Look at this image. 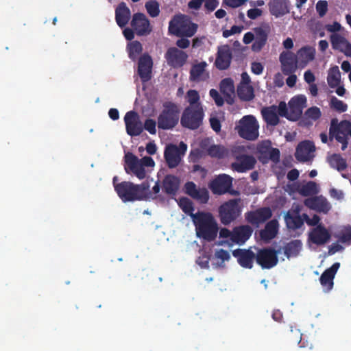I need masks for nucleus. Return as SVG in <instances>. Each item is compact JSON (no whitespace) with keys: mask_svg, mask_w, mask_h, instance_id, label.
Segmentation results:
<instances>
[{"mask_svg":"<svg viewBox=\"0 0 351 351\" xmlns=\"http://www.w3.org/2000/svg\"><path fill=\"white\" fill-rule=\"evenodd\" d=\"M196 236L208 242L215 240L219 226L213 215L210 212L197 211L192 216Z\"/></svg>","mask_w":351,"mask_h":351,"instance_id":"nucleus-1","label":"nucleus"},{"mask_svg":"<svg viewBox=\"0 0 351 351\" xmlns=\"http://www.w3.org/2000/svg\"><path fill=\"white\" fill-rule=\"evenodd\" d=\"M148 189L149 184L147 181L139 184L123 181L115 186V191L123 202L141 201L152 197V194Z\"/></svg>","mask_w":351,"mask_h":351,"instance_id":"nucleus-2","label":"nucleus"},{"mask_svg":"<svg viewBox=\"0 0 351 351\" xmlns=\"http://www.w3.org/2000/svg\"><path fill=\"white\" fill-rule=\"evenodd\" d=\"M162 107L157 119L158 128L164 130H172L178 125L180 119L179 106L176 103L166 101Z\"/></svg>","mask_w":351,"mask_h":351,"instance_id":"nucleus-3","label":"nucleus"},{"mask_svg":"<svg viewBox=\"0 0 351 351\" xmlns=\"http://www.w3.org/2000/svg\"><path fill=\"white\" fill-rule=\"evenodd\" d=\"M241 199H231L223 203L218 208V217L221 223L225 226L230 224L240 217L242 208Z\"/></svg>","mask_w":351,"mask_h":351,"instance_id":"nucleus-4","label":"nucleus"},{"mask_svg":"<svg viewBox=\"0 0 351 351\" xmlns=\"http://www.w3.org/2000/svg\"><path fill=\"white\" fill-rule=\"evenodd\" d=\"M351 128V122L343 120L339 123L336 118L332 119L329 129V139L330 141L335 138L337 142L341 143V149L344 151L348 147V133Z\"/></svg>","mask_w":351,"mask_h":351,"instance_id":"nucleus-5","label":"nucleus"},{"mask_svg":"<svg viewBox=\"0 0 351 351\" xmlns=\"http://www.w3.org/2000/svg\"><path fill=\"white\" fill-rule=\"evenodd\" d=\"M245 147L243 145L236 147L232 151L236 161L231 165L232 169L239 173L246 172L253 169L256 163V158L245 154Z\"/></svg>","mask_w":351,"mask_h":351,"instance_id":"nucleus-6","label":"nucleus"},{"mask_svg":"<svg viewBox=\"0 0 351 351\" xmlns=\"http://www.w3.org/2000/svg\"><path fill=\"white\" fill-rule=\"evenodd\" d=\"M258 123L253 115L244 116L235 127L239 135L249 141H254L258 137Z\"/></svg>","mask_w":351,"mask_h":351,"instance_id":"nucleus-7","label":"nucleus"},{"mask_svg":"<svg viewBox=\"0 0 351 351\" xmlns=\"http://www.w3.org/2000/svg\"><path fill=\"white\" fill-rule=\"evenodd\" d=\"M204 116L202 106H188L184 110L181 117V125L184 128L196 130L202 125Z\"/></svg>","mask_w":351,"mask_h":351,"instance_id":"nucleus-8","label":"nucleus"},{"mask_svg":"<svg viewBox=\"0 0 351 351\" xmlns=\"http://www.w3.org/2000/svg\"><path fill=\"white\" fill-rule=\"evenodd\" d=\"M186 150L187 145L182 141L178 146L172 143L168 144L164 151V158L167 166L171 169L177 167L181 162Z\"/></svg>","mask_w":351,"mask_h":351,"instance_id":"nucleus-9","label":"nucleus"},{"mask_svg":"<svg viewBox=\"0 0 351 351\" xmlns=\"http://www.w3.org/2000/svg\"><path fill=\"white\" fill-rule=\"evenodd\" d=\"M233 179L227 174H220L212 180L208 187L214 195H221L226 193L235 195L237 192L232 187Z\"/></svg>","mask_w":351,"mask_h":351,"instance_id":"nucleus-10","label":"nucleus"},{"mask_svg":"<svg viewBox=\"0 0 351 351\" xmlns=\"http://www.w3.org/2000/svg\"><path fill=\"white\" fill-rule=\"evenodd\" d=\"M256 261L263 269H271L278 262L277 252L271 247L259 249L256 254Z\"/></svg>","mask_w":351,"mask_h":351,"instance_id":"nucleus-11","label":"nucleus"},{"mask_svg":"<svg viewBox=\"0 0 351 351\" xmlns=\"http://www.w3.org/2000/svg\"><path fill=\"white\" fill-rule=\"evenodd\" d=\"M127 134L130 136H139L143 131L138 114L134 110L128 112L124 117Z\"/></svg>","mask_w":351,"mask_h":351,"instance_id":"nucleus-12","label":"nucleus"},{"mask_svg":"<svg viewBox=\"0 0 351 351\" xmlns=\"http://www.w3.org/2000/svg\"><path fill=\"white\" fill-rule=\"evenodd\" d=\"M130 25L135 33L139 36H147L152 31L149 19L145 14L141 12L133 14Z\"/></svg>","mask_w":351,"mask_h":351,"instance_id":"nucleus-13","label":"nucleus"},{"mask_svg":"<svg viewBox=\"0 0 351 351\" xmlns=\"http://www.w3.org/2000/svg\"><path fill=\"white\" fill-rule=\"evenodd\" d=\"M125 171L127 173L132 172L138 179L143 180L146 176L145 168L142 167L137 156L131 152L125 154Z\"/></svg>","mask_w":351,"mask_h":351,"instance_id":"nucleus-14","label":"nucleus"},{"mask_svg":"<svg viewBox=\"0 0 351 351\" xmlns=\"http://www.w3.org/2000/svg\"><path fill=\"white\" fill-rule=\"evenodd\" d=\"M272 216V211L269 207H262L255 210L247 212L245 214V220L256 227L265 223Z\"/></svg>","mask_w":351,"mask_h":351,"instance_id":"nucleus-15","label":"nucleus"},{"mask_svg":"<svg viewBox=\"0 0 351 351\" xmlns=\"http://www.w3.org/2000/svg\"><path fill=\"white\" fill-rule=\"evenodd\" d=\"M289 113L288 119L298 121L302 114L303 109L306 106V97L304 95H298L289 101Z\"/></svg>","mask_w":351,"mask_h":351,"instance_id":"nucleus-16","label":"nucleus"},{"mask_svg":"<svg viewBox=\"0 0 351 351\" xmlns=\"http://www.w3.org/2000/svg\"><path fill=\"white\" fill-rule=\"evenodd\" d=\"M165 58L169 66L173 68H180L186 62L188 55L186 52L173 47L167 49Z\"/></svg>","mask_w":351,"mask_h":351,"instance_id":"nucleus-17","label":"nucleus"},{"mask_svg":"<svg viewBox=\"0 0 351 351\" xmlns=\"http://www.w3.org/2000/svg\"><path fill=\"white\" fill-rule=\"evenodd\" d=\"M279 60L284 75L294 73L299 66L295 54L291 51H282L280 54Z\"/></svg>","mask_w":351,"mask_h":351,"instance_id":"nucleus-18","label":"nucleus"},{"mask_svg":"<svg viewBox=\"0 0 351 351\" xmlns=\"http://www.w3.org/2000/svg\"><path fill=\"white\" fill-rule=\"evenodd\" d=\"M185 193L201 204H206L209 199V193L206 188H197L196 184L189 181L184 184Z\"/></svg>","mask_w":351,"mask_h":351,"instance_id":"nucleus-19","label":"nucleus"},{"mask_svg":"<svg viewBox=\"0 0 351 351\" xmlns=\"http://www.w3.org/2000/svg\"><path fill=\"white\" fill-rule=\"evenodd\" d=\"M254 41L252 45V50L254 52H259L266 45L268 35L270 33V27L268 25H263L254 29Z\"/></svg>","mask_w":351,"mask_h":351,"instance_id":"nucleus-20","label":"nucleus"},{"mask_svg":"<svg viewBox=\"0 0 351 351\" xmlns=\"http://www.w3.org/2000/svg\"><path fill=\"white\" fill-rule=\"evenodd\" d=\"M138 74L143 82H147L152 78L153 62L151 56L144 54L140 57L138 64Z\"/></svg>","mask_w":351,"mask_h":351,"instance_id":"nucleus-21","label":"nucleus"},{"mask_svg":"<svg viewBox=\"0 0 351 351\" xmlns=\"http://www.w3.org/2000/svg\"><path fill=\"white\" fill-rule=\"evenodd\" d=\"M339 267L340 263L338 262L335 263L321 275L319 281L324 291L328 292L332 289L334 285L333 280Z\"/></svg>","mask_w":351,"mask_h":351,"instance_id":"nucleus-22","label":"nucleus"},{"mask_svg":"<svg viewBox=\"0 0 351 351\" xmlns=\"http://www.w3.org/2000/svg\"><path fill=\"white\" fill-rule=\"evenodd\" d=\"M232 255L237 258L238 263L243 268L252 269L256 254L250 249H237L232 251Z\"/></svg>","mask_w":351,"mask_h":351,"instance_id":"nucleus-23","label":"nucleus"},{"mask_svg":"<svg viewBox=\"0 0 351 351\" xmlns=\"http://www.w3.org/2000/svg\"><path fill=\"white\" fill-rule=\"evenodd\" d=\"M197 28V26L195 23H191V25L185 27L178 21H171L169 25V32L178 36L191 37L195 34Z\"/></svg>","mask_w":351,"mask_h":351,"instance_id":"nucleus-24","label":"nucleus"},{"mask_svg":"<svg viewBox=\"0 0 351 351\" xmlns=\"http://www.w3.org/2000/svg\"><path fill=\"white\" fill-rule=\"evenodd\" d=\"M308 237L313 243L322 245L330 239L331 235L322 224H319L310 232Z\"/></svg>","mask_w":351,"mask_h":351,"instance_id":"nucleus-25","label":"nucleus"},{"mask_svg":"<svg viewBox=\"0 0 351 351\" xmlns=\"http://www.w3.org/2000/svg\"><path fill=\"white\" fill-rule=\"evenodd\" d=\"M232 58V51L229 47H221L218 49L215 65L219 70H226L229 68Z\"/></svg>","mask_w":351,"mask_h":351,"instance_id":"nucleus-26","label":"nucleus"},{"mask_svg":"<svg viewBox=\"0 0 351 351\" xmlns=\"http://www.w3.org/2000/svg\"><path fill=\"white\" fill-rule=\"evenodd\" d=\"M332 49L343 53L347 57H351V44L343 36L332 34L330 36Z\"/></svg>","mask_w":351,"mask_h":351,"instance_id":"nucleus-27","label":"nucleus"},{"mask_svg":"<svg viewBox=\"0 0 351 351\" xmlns=\"http://www.w3.org/2000/svg\"><path fill=\"white\" fill-rule=\"evenodd\" d=\"M304 203L306 207L325 214L328 213L331 208L329 202L322 196L307 198L304 200Z\"/></svg>","mask_w":351,"mask_h":351,"instance_id":"nucleus-28","label":"nucleus"},{"mask_svg":"<svg viewBox=\"0 0 351 351\" xmlns=\"http://www.w3.org/2000/svg\"><path fill=\"white\" fill-rule=\"evenodd\" d=\"M315 150V147L313 142L304 141L297 146L295 156L300 162H306L310 159L311 154Z\"/></svg>","mask_w":351,"mask_h":351,"instance_id":"nucleus-29","label":"nucleus"},{"mask_svg":"<svg viewBox=\"0 0 351 351\" xmlns=\"http://www.w3.org/2000/svg\"><path fill=\"white\" fill-rule=\"evenodd\" d=\"M300 208L291 209L285 215V221L286 226L289 229L297 230L300 228L304 224V219L299 215Z\"/></svg>","mask_w":351,"mask_h":351,"instance_id":"nucleus-30","label":"nucleus"},{"mask_svg":"<svg viewBox=\"0 0 351 351\" xmlns=\"http://www.w3.org/2000/svg\"><path fill=\"white\" fill-rule=\"evenodd\" d=\"M180 179L173 175H167L162 182V190L167 195H175L180 187Z\"/></svg>","mask_w":351,"mask_h":351,"instance_id":"nucleus-31","label":"nucleus"},{"mask_svg":"<svg viewBox=\"0 0 351 351\" xmlns=\"http://www.w3.org/2000/svg\"><path fill=\"white\" fill-rule=\"evenodd\" d=\"M253 229L248 225H242L235 227L232 230V241L239 245L243 244L250 239Z\"/></svg>","mask_w":351,"mask_h":351,"instance_id":"nucleus-32","label":"nucleus"},{"mask_svg":"<svg viewBox=\"0 0 351 351\" xmlns=\"http://www.w3.org/2000/svg\"><path fill=\"white\" fill-rule=\"evenodd\" d=\"M131 12L125 2L120 3L115 10V19L117 25L121 27H125L129 22Z\"/></svg>","mask_w":351,"mask_h":351,"instance_id":"nucleus-33","label":"nucleus"},{"mask_svg":"<svg viewBox=\"0 0 351 351\" xmlns=\"http://www.w3.org/2000/svg\"><path fill=\"white\" fill-rule=\"evenodd\" d=\"M278 222L276 219H272L267 222L264 229L260 231L261 239L265 242H268L274 239L278 232Z\"/></svg>","mask_w":351,"mask_h":351,"instance_id":"nucleus-34","label":"nucleus"},{"mask_svg":"<svg viewBox=\"0 0 351 351\" xmlns=\"http://www.w3.org/2000/svg\"><path fill=\"white\" fill-rule=\"evenodd\" d=\"M288 4L289 0H270L269 12L276 17L283 16L289 12Z\"/></svg>","mask_w":351,"mask_h":351,"instance_id":"nucleus-35","label":"nucleus"},{"mask_svg":"<svg viewBox=\"0 0 351 351\" xmlns=\"http://www.w3.org/2000/svg\"><path fill=\"white\" fill-rule=\"evenodd\" d=\"M261 114L267 125L274 127L280 122L279 117L277 114V106L272 105L263 108L261 110Z\"/></svg>","mask_w":351,"mask_h":351,"instance_id":"nucleus-36","label":"nucleus"},{"mask_svg":"<svg viewBox=\"0 0 351 351\" xmlns=\"http://www.w3.org/2000/svg\"><path fill=\"white\" fill-rule=\"evenodd\" d=\"M315 50L311 47H303L295 54L299 66L304 67L315 58Z\"/></svg>","mask_w":351,"mask_h":351,"instance_id":"nucleus-37","label":"nucleus"},{"mask_svg":"<svg viewBox=\"0 0 351 351\" xmlns=\"http://www.w3.org/2000/svg\"><path fill=\"white\" fill-rule=\"evenodd\" d=\"M302 247V241L299 239L292 240L284 246V254L287 258L298 255Z\"/></svg>","mask_w":351,"mask_h":351,"instance_id":"nucleus-38","label":"nucleus"},{"mask_svg":"<svg viewBox=\"0 0 351 351\" xmlns=\"http://www.w3.org/2000/svg\"><path fill=\"white\" fill-rule=\"evenodd\" d=\"M328 162L332 168L339 171L345 170L347 168V162L340 154H333L328 158Z\"/></svg>","mask_w":351,"mask_h":351,"instance_id":"nucleus-39","label":"nucleus"},{"mask_svg":"<svg viewBox=\"0 0 351 351\" xmlns=\"http://www.w3.org/2000/svg\"><path fill=\"white\" fill-rule=\"evenodd\" d=\"M341 80V73L339 67L335 66L331 67L328 71L327 82L330 88H336L339 85Z\"/></svg>","mask_w":351,"mask_h":351,"instance_id":"nucleus-40","label":"nucleus"},{"mask_svg":"<svg viewBox=\"0 0 351 351\" xmlns=\"http://www.w3.org/2000/svg\"><path fill=\"white\" fill-rule=\"evenodd\" d=\"M237 95L243 101H250L254 97L253 88L247 85L239 86L237 88Z\"/></svg>","mask_w":351,"mask_h":351,"instance_id":"nucleus-41","label":"nucleus"},{"mask_svg":"<svg viewBox=\"0 0 351 351\" xmlns=\"http://www.w3.org/2000/svg\"><path fill=\"white\" fill-rule=\"evenodd\" d=\"M206 66L207 64L204 61L193 65L190 71V80L199 81L200 80L201 75L204 72Z\"/></svg>","mask_w":351,"mask_h":351,"instance_id":"nucleus-42","label":"nucleus"},{"mask_svg":"<svg viewBox=\"0 0 351 351\" xmlns=\"http://www.w3.org/2000/svg\"><path fill=\"white\" fill-rule=\"evenodd\" d=\"M128 55L131 60H135L143 51V47L139 41H132L128 45Z\"/></svg>","mask_w":351,"mask_h":351,"instance_id":"nucleus-43","label":"nucleus"},{"mask_svg":"<svg viewBox=\"0 0 351 351\" xmlns=\"http://www.w3.org/2000/svg\"><path fill=\"white\" fill-rule=\"evenodd\" d=\"M317 193V184L313 181L308 182L300 189V193L303 196L313 195H316Z\"/></svg>","mask_w":351,"mask_h":351,"instance_id":"nucleus-44","label":"nucleus"},{"mask_svg":"<svg viewBox=\"0 0 351 351\" xmlns=\"http://www.w3.org/2000/svg\"><path fill=\"white\" fill-rule=\"evenodd\" d=\"M178 204L182 211L192 219V216L195 215L193 213L195 209L192 201L187 197H181Z\"/></svg>","mask_w":351,"mask_h":351,"instance_id":"nucleus-45","label":"nucleus"},{"mask_svg":"<svg viewBox=\"0 0 351 351\" xmlns=\"http://www.w3.org/2000/svg\"><path fill=\"white\" fill-rule=\"evenodd\" d=\"M270 149H271V147L269 143H263L258 146V160L263 163L268 162L267 157L269 156Z\"/></svg>","mask_w":351,"mask_h":351,"instance_id":"nucleus-46","label":"nucleus"},{"mask_svg":"<svg viewBox=\"0 0 351 351\" xmlns=\"http://www.w3.org/2000/svg\"><path fill=\"white\" fill-rule=\"evenodd\" d=\"M187 101L189 103V106H202L199 102V95L196 90L191 89L186 93Z\"/></svg>","mask_w":351,"mask_h":351,"instance_id":"nucleus-47","label":"nucleus"},{"mask_svg":"<svg viewBox=\"0 0 351 351\" xmlns=\"http://www.w3.org/2000/svg\"><path fill=\"white\" fill-rule=\"evenodd\" d=\"M145 8L151 17H156L160 14L159 3L156 1L146 2Z\"/></svg>","mask_w":351,"mask_h":351,"instance_id":"nucleus-48","label":"nucleus"},{"mask_svg":"<svg viewBox=\"0 0 351 351\" xmlns=\"http://www.w3.org/2000/svg\"><path fill=\"white\" fill-rule=\"evenodd\" d=\"M220 90L223 94L228 95L230 93H234V87L233 81L230 78H225L220 83Z\"/></svg>","mask_w":351,"mask_h":351,"instance_id":"nucleus-49","label":"nucleus"},{"mask_svg":"<svg viewBox=\"0 0 351 351\" xmlns=\"http://www.w3.org/2000/svg\"><path fill=\"white\" fill-rule=\"evenodd\" d=\"M321 110L317 106H313L308 108L304 113L305 118L313 121L318 120L321 117Z\"/></svg>","mask_w":351,"mask_h":351,"instance_id":"nucleus-50","label":"nucleus"},{"mask_svg":"<svg viewBox=\"0 0 351 351\" xmlns=\"http://www.w3.org/2000/svg\"><path fill=\"white\" fill-rule=\"evenodd\" d=\"M330 106L339 112H344L348 108L347 105L336 97H332L330 99Z\"/></svg>","mask_w":351,"mask_h":351,"instance_id":"nucleus-51","label":"nucleus"},{"mask_svg":"<svg viewBox=\"0 0 351 351\" xmlns=\"http://www.w3.org/2000/svg\"><path fill=\"white\" fill-rule=\"evenodd\" d=\"M208 154L212 157L221 158L224 156V149L220 145H213L208 149Z\"/></svg>","mask_w":351,"mask_h":351,"instance_id":"nucleus-52","label":"nucleus"},{"mask_svg":"<svg viewBox=\"0 0 351 351\" xmlns=\"http://www.w3.org/2000/svg\"><path fill=\"white\" fill-rule=\"evenodd\" d=\"M339 241L343 243L351 241V226H348L341 231L339 236Z\"/></svg>","mask_w":351,"mask_h":351,"instance_id":"nucleus-53","label":"nucleus"},{"mask_svg":"<svg viewBox=\"0 0 351 351\" xmlns=\"http://www.w3.org/2000/svg\"><path fill=\"white\" fill-rule=\"evenodd\" d=\"M143 129L147 130L151 134H156V122L152 119H147L143 125Z\"/></svg>","mask_w":351,"mask_h":351,"instance_id":"nucleus-54","label":"nucleus"},{"mask_svg":"<svg viewBox=\"0 0 351 351\" xmlns=\"http://www.w3.org/2000/svg\"><path fill=\"white\" fill-rule=\"evenodd\" d=\"M215 257L221 260V265H222L225 261H228L230 259V253L223 249L216 250L215 252Z\"/></svg>","mask_w":351,"mask_h":351,"instance_id":"nucleus-55","label":"nucleus"},{"mask_svg":"<svg viewBox=\"0 0 351 351\" xmlns=\"http://www.w3.org/2000/svg\"><path fill=\"white\" fill-rule=\"evenodd\" d=\"M210 96L215 101V104L217 106H222L224 104L223 98L221 96L219 92L216 89H211L209 92Z\"/></svg>","mask_w":351,"mask_h":351,"instance_id":"nucleus-56","label":"nucleus"},{"mask_svg":"<svg viewBox=\"0 0 351 351\" xmlns=\"http://www.w3.org/2000/svg\"><path fill=\"white\" fill-rule=\"evenodd\" d=\"M316 10L319 16H324L328 10V3L326 1H319L316 4Z\"/></svg>","mask_w":351,"mask_h":351,"instance_id":"nucleus-57","label":"nucleus"},{"mask_svg":"<svg viewBox=\"0 0 351 351\" xmlns=\"http://www.w3.org/2000/svg\"><path fill=\"white\" fill-rule=\"evenodd\" d=\"M289 108H288L285 102L281 101L277 106V114L280 117H285L288 119Z\"/></svg>","mask_w":351,"mask_h":351,"instance_id":"nucleus-58","label":"nucleus"},{"mask_svg":"<svg viewBox=\"0 0 351 351\" xmlns=\"http://www.w3.org/2000/svg\"><path fill=\"white\" fill-rule=\"evenodd\" d=\"M280 153L278 148L271 147L269 153L268 161L271 160L274 162H278L280 160Z\"/></svg>","mask_w":351,"mask_h":351,"instance_id":"nucleus-59","label":"nucleus"},{"mask_svg":"<svg viewBox=\"0 0 351 351\" xmlns=\"http://www.w3.org/2000/svg\"><path fill=\"white\" fill-rule=\"evenodd\" d=\"M303 217L306 220V223L309 226H317L320 224V217L317 215H314L312 218L310 219L306 214H303Z\"/></svg>","mask_w":351,"mask_h":351,"instance_id":"nucleus-60","label":"nucleus"},{"mask_svg":"<svg viewBox=\"0 0 351 351\" xmlns=\"http://www.w3.org/2000/svg\"><path fill=\"white\" fill-rule=\"evenodd\" d=\"M204 8L208 12L214 11L219 5L218 0H204Z\"/></svg>","mask_w":351,"mask_h":351,"instance_id":"nucleus-61","label":"nucleus"},{"mask_svg":"<svg viewBox=\"0 0 351 351\" xmlns=\"http://www.w3.org/2000/svg\"><path fill=\"white\" fill-rule=\"evenodd\" d=\"M264 66L261 62H253L251 64V71L255 75H261Z\"/></svg>","mask_w":351,"mask_h":351,"instance_id":"nucleus-62","label":"nucleus"},{"mask_svg":"<svg viewBox=\"0 0 351 351\" xmlns=\"http://www.w3.org/2000/svg\"><path fill=\"white\" fill-rule=\"evenodd\" d=\"M262 10L259 8L250 9L247 12V16L249 19L254 20L262 15Z\"/></svg>","mask_w":351,"mask_h":351,"instance_id":"nucleus-63","label":"nucleus"},{"mask_svg":"<svg viewBox=\"0 0 351 351\" xmlns=\"http://www.w3.org/2000/svg\"><path fill=\"white\" fill-rule=\"evenodd\" d=\"M341 26L339 23L335 21L332 24L326 25L325 29L332 34H337V32L340 31Z\"/></svg>","mask_w":351,"mask_h":351,"instance_id":"nucleus-64","label":"nucleus"}]
</instances>
